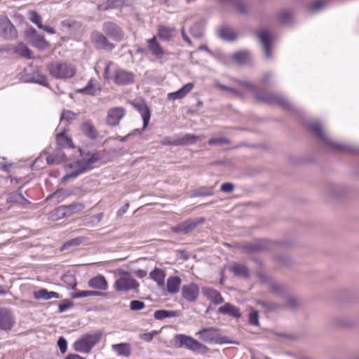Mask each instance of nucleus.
Returning <instances> with one entry per match:
<instances>
[{"label":"nucleus","mask_w":359,"mask_h":359,"mask_svg":"<svg viewBox=\"0 0 359 359\" xmlns=\"http://www.w3.org/2000/svg\"><path fill=\"white\" fill-rule=\"evenodd\" d=\"M308 128L311 133L324 143V144L332 151L348 152L350 150L349 147L345 144L334 142L329 138L327 133L324 130L320 123L318 121H311L308 123Z\"/></svg>","instance_id":"nucleus-1"},{"label":"nucleus","mask_w":359,"mask_h":359,"mask_svg":"<svg viewBox=\"0 0 359 359\" xmlns=\"http://www.w3.org/2000/svg\"><path fill=\"white\" fill-rule=\"evenodd\" d=\"M238 83L250 90L255 95L257 101L265 102L267 104H277L283 107H289L288 100L280 94L275 93H260L257 92V88L255 84L245 81H238Z\"/></svg>","instance_id":"nucleus-2"},{"label":"nucleus","mask_w":359,"mask_h":359,"mask_svg":"<svg viewBox=\"0 0 359 359\" xmlns=\"http://www.w3.org/2000/svg\"><path fill=\"white\" fill-rule=\"evenodd\" d=\"M102 332L100 330L81 335L73 344L74 349L80 353H89L101 340Z\"/></svg>","instance_id":"nucleus-3"},{"label":"nucleus","mask_w":359,"mask_h":359,"mask_svg":"<svg viewBox=\"0 0 359 359\" xmlns=\"http://www.w3.org/2000/svg\"><path fill=\"white\" fill-rule=\"evenodd\" d=\"M50 74L57 79H69L75 76L76 68L71 63L64 62H51L48 66Z\"/></svg>","instance_id":"nucleus-4"},{"label":"nucleus","mask_w":359,"mask_h":359,"mask_svg":"<svg viewBox=\"0 0 359 359\" xmlns=\"http://www.w3.org/2000/svg\"><path fill=\"white\" fill-rule=\"evenodd\" d=\"M175 340L179 348L184 347L193 352L201 353H205L208 351L206 346L190 336L178 334L175 335Z\"/></svg>","instance_id":"nucleus-5"},{"label":"nucleus","mask_w":359,"mask_h":359,"mask_svg":"<svg viewBox=\"0 0 359 359\" xmlns=\"http://www.w3.org/2000/svg\"><path fill=\"white\" fill-rule=\"evenodd\" d=\"M100 159V156L98 154H93L88 159H83L76 162V170L74 172L65 175L62 178V182H67L72 178H76L81 173L92 169L93 164Z\"/></svg>","instance_id":"nucleus-6"},{"label":"nucleus","mask_w":359,"mask_h":359,"mask_svg":"<svg viewBox=\"0 0 359 359\" xmlns=\"http://www.w3.org/2000/svg\"><path fill=\"white\" fill-rule=\"evenodd\" d=\"M140 283L134 279L129 272H123V276L116 280L114 288L118 292L137 290Z\"/></svg>","instance_id":"nucleus-7"},{"label":"nucleus","mask_w":359,"mask_h":359,"mask_svg":"<svg viewBox=\"0 0 359 359\" xmlns=\"http://www.w3.org/2000/svg\"><path fill=\"white\" fill-rule=\"evenodd\" d=\"M135 75L133 72L123 68H116L114 70L111 80L118 86H127L135 82Z\"/></svg>","instance_id":"nucleus-8"},{"label":"nucleus","mask_w":359,"mask_h":359,"mask_svg":"<svg viewBox=\"0 0 359 359\" xmlns=\"http://www.w3.org/2000/svg\"><path fill=\"white\" fill-rule=\"evenodd\" d=\"M25 34L32 46L39 50H46L50 46L44 36L39 34L33 27L27 29Z\"/></svg>","instance_id":"nucleus-9"},{"label":"nucleus","mask_w":359,"mask_h":359,"mask_svg":"<svg viewBox=\"0 0 359 359\" xmlns=\"http://www.w3.org/2000/svg\"><path fill=\"white\" fill-rule=\"evenodd\" d=\"M90 39L96 49L111 51L115 48V45L109 41L107 36L97 30L90 33Z\"/></svg>","instance_id":"nucleus-10"},{"label":"nucleus","mask_w":359,"mask_h":359,"mask_svg":"<svg viewBox=\"0 0 359 359\" xmlns=\"http://www.w3.org/2000/svg\"><path fill=\"white\" fill-rule=\"evenodd\" d=\"M205 219H188L175 226L171 228V231L175 233L188 234L194 231L198 225L203 223Z\"/></svg>","instance_id":"nucleus-11"},{"label":"nucleus","mask_w":359,"mask_h":359,"mask_svg":"<svg viewBox=\"0 0 359 359\" xmlns=\"http://www.w3.org/2000/svg\"><path fill=\"white\" fill-rule=\"evenodd\" d=\"M85 208V205L76 202L68 205H60L55 209V215L58 218L68 217L81 212Z\"/></svg>","instance_id":"nucleus-12"},{"label":"nucleus","mask_w":359,"mask_h":359,"mask_svg":"<svg viewBox=\"0 0 359 359\" xmlns=\"http://www.w3.org/2000/svg\"><path fill=\"white\" fill-rule=\"evenodd\" d=\"M126 114V110L122 107L110 108L107 111L106 117L107 125L110 127L117 126Z\"/></svg>","instance_id":"nucleus-13"},{"label":"nucleus","mask_w":359,"mask_h":359,"mask_svg":"<svg viewBox=\"0 0 359 359\" xmlns=\"http://www.w3.org/2000/svg\"><path fill=\"white\" fill-rule=\"evenodd\" d=\"M102 31L107 36L116 41H121L124 37L122 29L117 24L111 21L103 23Z\"/></svg>","instance_id":"nucleus-14"},{"label":"nucleus","mask_w":359,"mask_h":359,"mask_svg":"<svg viewBox=\"0 0 359 359\" xmlns=\"http://www.w3.org/2000/svg\"><path fill=\"white\" fill-rule=\"evenodd\" d=\"M0 36L6 39H15L17 36L15 26L6 16H0Z\"/></svg>","instance_id":"nucleus-15"},{"label":"nucleus","mask_w":359,"mask_h":359,"mask_svg":"<svg viewBox=\"0 0 359 359\" xmlns=\"http://www.w3.org/2000/svg\"><path fill=\"white\" fill-rule=\"evenodd\" d=\"M15 323V317L11 311L6 308H0V330H10Z\"/></svg>","instance_id":"nucleus-16"},{"label":"nucleus","mask_w":359,"mask_h":359,"mask_svg":"<svg viewBox=\"0 0 359 359\" xmlns=\"http://www.w3.org/2000/svg\"><path fill=\"white\" fill-rule=\"evenodd\" d=\"M182 296L187 302H196L199 296L198 286L194 283L184 285L182 287Z\"/></svg>","instance_id":"nucleus-17"},{"label":"nucleus","mask_w":359,"mask_h":359,"mask_svg":"<svg viewBox=\"0 0 359 359\" xmlns=\"http://www.w3.org/2000/svg\"><path fill=\"white\" fill-rule=\"evenodd\" d=\"M258 276L263 283L269 286L271 292L278 296H282L284 294L285 288L282 285L273 281L262 272L258 273Z\"/></svg>","instance_id":"nucleus-18"},{"label":"nucleus","mask_w":359,"mask_h":359,"mask_svg":"<svg viewBox=\"0 0 359 359\" xmlns=\"http://www.w3.org/2000/svg\"><path fill=\"white\" fill-rule=\"evenodd\" d=\"M272 243L269 241H257L254 243L243 245V249L248 253L260 252L271 248Z\"/></svg>","instance_id":"nucleus-19"},{"label":"nucleus","mask_w":359,"mask_h":359,"mask_svg":"<svg viewBox=\"0 0 359 359\" xmlns=\"http://www.w3.org/2000/svg\"><path fill=\"white\" fill-rule=\"evenodd\" d=\"M218 330L215 327L203 328L197 332L200 339L205 343H218V339L216 337V332Z\"/></svg>","instance_id":"nucleus-20"},{"label":"nucleus","mask_w":359,"mask_h":359,"mask_svg":"<svg viewBox=\"0 0 359 359\" xmlns=\"http://www.w3.org/2000/svg\"><path fill=\"white\" fill-rule=\"evenodd\" d=\"M257 37L263 46L265 57L270 59L271 57L270 50L271 42V34L268 31L263 29L258 32Z\"/></svg>","instance_id":"nucleus-21"},{"label":"nucleus","mask_w":359,"mask_h":359,"mask_svg":"<svg viewBox=\"0 0 359 359\" xmlns=\"http://www.w3.org/2000/svg\"><path fill=\"white\" fill-rule=\"evenodd\" d=\"M148 48L151 53L158 59H161L165 54L160 43L157 41L156 36H154L151 39L147 41Z\"/></svg>","instance_id":"nucleus-22"},{"label":"nucleus","mask_w":359,"mask_h":359,"mask_svg":"<svg viewBox=\"0 0 359 359\" xmlns=\"http://www.w3.org/2000/svg\"><path fill=\"white\" fill-rule=\"evenodd\" d=\"M175 28L164 25H159L157 29V34L160 39L164 41H169L174 36Z\"/></svg>","instance_id":"nucleus-23"},{"label":"nucleus","mask_w":359,"mask_h":359,"mask_svg":"<svg viewBox=\"0 0 359 359\" xmlns=\"http://www.w3.org/2000/svg\"><path fill=\"white\" fill-rule=\"evenodd\" d=\"M202 292L203 294L214 304H219L224 302V299L217 290L210 287H203Z\"/></svg>","instance_id":"nucleus-24"},{"label":"nucleus","mask_w":359,"mask_h":359,"mask_svg":"<svg viewBox=\"0 0 359 359\" xmlns=\"http://www.w3.org/2000/svg\"><path fill=\"white\" fill-rule=\"evenodd\" d=\"M26 81L39 83L46 87L49 85L46 76L39 71H35L30 74H27Z\"/></svg>","instance_id":"nucleus-25"},{"label":"nucleus","mask_w":359,"mask_h":359,"mask_svg":"<svg viewBox=\"0 0 359 359\" xmlns=\"http://www.w3.org/2000/svg\"><path fill=\"white\" fill-rule=\"evenodd\" d=\"M88 286L91 288L106 290L108 288V283L105 278L102 275L96 276L88 280Z\"/></svg>","instance_id":"nucleus-26"},{"label":"nucleus","mask_w":359,"mask_h":359,"mask_svg":"<svg viewBox=\"0 0 359 359\" xmlns=\"http://www.w3.org/2000/svg\"><path fill=\"white\" fill-rule=\"evenodd\" d=\"M6 203L8 204L14 205V204H28L29 201L26 199L22 194V187H19L18 191L15 193H11L7 199Z\"/></svg>","instance_id":"nucleus-27"},{"label":"nucleus","mask_w":359,"mask_h":359,"mask_svg":"<svg viewBox=\"0 0 359 359\" xmlns=\"http://www.w3.org/2000/svg\"><path fill=\"white\" fill-rule=\"evenodd\" d=\"M177 144L179 145H189L194 144L198 141L201 140V137L194 134H184V135H176Z\"/></svg>","instance_id":"nucleus-28"},{"label":"nucleus","mask_w":359,"mask_h":359,"mask_svg":"<svg viewBox=\"0 0 359 359\" xmlns=\"http://www.w3.org/2000/svg\"><path fill=\"white\" fill-rule=\"evenodd\" d=\"M229 271L233 273L235 276L243 278L250 277V271L248 268L243 264L234 263L229 268Z\"/></svg>","instance_id":"nucleus-29"},{"label":"nucleus","mask_w":359,"mask_h":359,"mask_svg":"<svg viewBox=\"0 0 359 359\" xmlns=\"http://www.w3.org/2000/svg\"><path fill=\"white\" fill-rule=\"evenodd\" d=\"M181 278L178 276H170L167 279L166 287L170 294H177L180 291L181 285Z\"/></svg>","instance_id":"nucleus-30"},{"label":"nucleus","mask_w":359,"mask_h":359,"mask_svg":"<svg viewBox=\"0 0 359 359\" xmlns=\"http://www.w3.org/2000/svg\"><path fill=\"white\" fill-rule=\"evenodd\" d=\"M218 312L236 318H238L241 316L239 309L229 303H226L220 306L218 309Z\"/></svg>","instance_id":"nucleus-31"},{"label":"nucleus","mask_w":359,"mask_h":359,"mask_svg":"<svg viewBox=\"0 0 359 359\" xmlns=\"http://www.w3.org/2000/svg\"><path fill=\"white\" fill-rule=\"evenodd\" d=\"M34 297L36 299H44L48 300L50 299H59L60 298V294L55 292H49L46 289H40L38 291L34 292Z\"/></svg>","instance_id":"nucleus-32"},{"label":"nucleus","mask_w":359,"mask_h":359,"mask_svg":"<svg viewBox=\"0 0 359 359\" xmlns=\"http://www.w3.org/2000/svg\"><path fill=\"white\" fill-rule=\"evenodd\" d=\"M149 276L158 286L163 287L164 285L165 273L163 269L156 267L150 272Z\"/></svg>","instance_id":"nucleus-33"},{"label":"nucleus","mask_w":359,"mask_h":359,"mask_svg":"<svg viewBox=\"0 0 359 359\" xmlns=\"http://www.w3.org/2000/svg\"><path fill=\"white\" fill-rule=\"evenodd\" d=\"M111 348L120 356L128 357L131 353L130 345L127 343L113 344Z\"/></svg>","instance_id":"nucleus-34"},{"label":"nucleus","mask_w":359,"mask_h":359,"mask_svg":"<svg viewBox=\"0 0 359 359\" xmlns=\"http://www.w3.org/2000/svg\"><path fill=\"white\" fill-rule=\"evenodd\" d=\"M137 109L141 114V116L143 120V128L142 130H144L148 126L150 118H151V111L149 107L146 104H138L137 106Z\"/></svg>","instance_id":"nucleus-35"},{"label":"nucleus","mask_w":359,"mask_h":359,"mask_svg":"<svg viewBox=\"0 0 359 359\" xmlns=\"http://www.w3.org/2000/svg\"><path fill=\"white\" fill-rule=\"evenodd\" d=\"M220 38L226 41H233L237 39L236 32L231 27L224 26L219 31Z\"/></svg>","instance_id":"nucleus-36"},{"label":"nucleus","mask_w":359,"mask_h":359,"mask_svg":"<svg viewBox=\"0 0 359 359\" xmlns=\"http://www.w3.org/2000/svg\"><path fill=\"white\" fill-rule=\"evenodd\" d=\"M15 53L26 59H32V51L23 43H19L14 48Z\"/></svg>","instance_id":"nucleus-37"},{"label":"nucleus","mask_w":359,"mask_h":359,"mask_svg":"<svg viewBox=\"0 0 359 359\" xmlns=\"http://www.w3.org/2000/svg\"><path fill=\"white\" fill-rule=\"evenodd\" d=\"M332 324L341 328H351L355 325V322L346 317H336L332 320Z\"/></svg>","instance_id":"nucleus-38"},{"label":"nucleus","mask_w":359,"mask_h":359,"mask_svg":"<svg viewBox=\"0 0 359 359\" xmlns=\"http://www.w3.org/2000/svg\"><path fill=\"white\" fill-rule=\"evenodd\" d=\"M343 189L340 185L335 184H329L325 189V194L331 198L340 196L342 193Z\"/></svg>","instance_id":"nucleus-39"},{"label":"nucleus","mask_w":359,"mask_h":359,"mask_svg":"<svg viewBox=\"0 0 359 359\" xmlns=\"http://www.w3.org/2000/svg\"><path fill=\"white\" fill-rule=\"evenodd\" d=\"M105 293L100 291L83 290L74 292L71 297L74 299L83 298L91 296H104Z\"/></svg>","instance_id":"nucleus-40"},{"label":"nucleus","mask_w":359,"mask_h":359,"mask_svg":"<svg viewBox=\"0 0 359 359\" xmlns=\"http://www.w3.org/2000/svg\"><path fill=\"white\" fill-rule=\"evenodd\" d=\"M82 132L90 139H95L97 136V132L95 127L89 122H84L81 125Z\"/></svg>","instance_id":"nucleus-41"},{"label":"nucleus","mask_w":359,"mask_h":359,"mask_svg":"<svg viewBox=\"0 0 359 359\" xmlns=\"http://www.w3.org/2000/svg\"><path fill=\"white\" fill-rule=\"evenodd\" d=\"M178 316V312L176 311L157 310L154 313V317L156 320H163L166 318H174Z\"/></svg>","instance_id":"nucleus-42"},{"label":"nucleus","mask_w":359,"mask_h":359,"mask_svg":"<svg viewBox=\"0 0 359 359\" xmlns=\"http://www.w3.org/2000/svg\"><path fill=\"white\" fill-rule=\"evenodd\" d=\"M204 24L202 21L196 22L189 29V32L194 38H201L203 35Z\"/></svg>","instance_id":"nucleus-43"},{"label":"nucleus","mask_w":359,"mask_h":359,"mask_svg":"<svg viewBox=\"0 0 359 359\" xmlns=\"http://www.w3.org/2000/svg\"><path fill=\"white\" fill-rule=\"evenodd\" d=\"M250 53L248 50H241L235 53L233 59L238 64L242 65L247 62L250 58Z\"/></svg>","instance_id":"nucleus-44"},{"label":"nucleus","mask_w":359,"mask_h":359,"mask_svg":"<svg viewBox=\"0 0 359 359\" xmlns=\"http://www.w3.org/2000/svg\"><path fill=\"white\" fill-rule=\"evenodd\" d=\"M56 141L59 147H69L73 148V144L72 140L64 133H61L57 135Z\"/></svg>","instance_id":"nucleus-45"},{"label":"nucleus","mask_w":359,"mask_h":359,"mask_svg":"<svg viewBox=\"0 0 359 359\" xmlns=\"http://www.w3.org/2000/svg\"><path fill=\"white\" fill-rule=\"evenodd\" d=\"M65 158V155L62 153L61 149H57L53 154L48 155L46 161L48 164L58 163Z\"/></svg>","instance_id":"nucleus-46"},{"label":"nucleus","mask_w":359,"mask_h":359,"mask_svg":"<svg viewBox=\"0 0 359 359\" xmlns=\"http://www.w3.org/2000/svg\"><path fill=\"white\" fill-rule=\"evenodd\" d=\"M257 304L264 308L266 311H277L282 309V306L272 302L262 300L257 301Z\"/></svg>","instance_id":"nucleus-47"},{"label":"nucleus","mask_w":359,"mask_h":359,"mask_svg":"<svg viewBox=\"0 0 359 359\" xmlns=\"http://www.w3.org/2000/svg\"><path fill=\"white\" fill-rule=\"evenodd\" d=\"M213 187H201L194 190L193 196L196 197L210 196L214 194Z\"/></svg>","instance_id":"nucleus-48"},{"label":"nucleus","mask_w":359,"mask_h":359,"mask_svg":"<svg viewBox=\"0 0 359 359\" xmlns=\"http://www.w3.org/2000/svg\"><path fill=\"white\" fill-rule=\"evenodd\" d=\"M94 80L90 79L86 87L76 90L77 93H85L90 95H96V90L94 88Z\"/></svg>","instance_id":"nucleus-49"},{"label":"nucleus","mask_w":359,"mask_h":359,"mask_svg":"<svg viewBox=\"0 0 359 359\" xmlns=\"http://www.w3.org/2000/svg\"><path fill=\"white\" fill-rule=\"evenodd\" d=\"M69 195H70V194L68 193L67 191H60V190H57V191L53 192V194H50L46 198V201H49L50 199L55 197V198H57V202L61 203Z\"/></svg>","instance_id":"nucleus-50"},{"label":"nucleus","mask_w":359,"mask_h":359,"mask_svg":"<svg viewBox=\"0 0 359 359\" xmlns=\"http://www.w3.org/2000/svg\"><path fill=\"white\" fill-rule=\"evenodd\" d=\"M29 20L34 23L39 29L42 27V18L35 11H30L28 13Z\"/></svg>","instance_id":"nucleus-51"},{"label":"nucleus","mask_w":359,"mask_h":359,"mask_svg":"<svg viewBox=\"0 0 359 359\" xmlns=\"http://www.w3.org/2000/svg\"><path fill=\"white\" fill-rule=\"evenodd\" d=\"M234 8L241 14H245L248 8L245 4L241 0H234L232 3Z\"/></svg>","instance_id":"nucleus-52"},{"label":"nucleus","mask_w":359,"mask_h":359,"mask_svg":"<svg viewBox=\"0 0 359 359\" xmlns=\"http://www.w3.org/2000/svg\"><path fill=\"white\" fill-rule=\"evenodd\" d=\"M234 8L241 14H245L248 8L245 4L241 0H234L232 3Z\"/></svg>","instance_id":"nucleus-53"},{"label":"nucleus","mask_w":359,"mask_h":359,"mask_svg":"<svg viewBox=\"0 0 359 359\" xmlns=\"http://www.w3.org/2000/svg\"><path fill=\"white\" fill-rule=\"evenodd\" d=\"M286 306L290 309H295L299 305V300L294 296H289L286 299Z\"/></svg>","instance_id":"nucleus-54"},{"label":"nucleus","mask_w":359,"mask_h":359,"mask_svg":"<svg viewBox=\"0 0 359 359\" xmlns=\"http://www.w3.org/2000/svg\"><path fill=\"white\" fill-rule=\"evenodd\" d=\"M327 2L326 0H318L313 2L311 6L310 10L313 12H316L323 9L327 5Z\"/></svg>","instance_id":"nucleus-55"},{"label":"nucleus","mask_w":359,"mask_h":359,"mask_svg":"<svg viewBox=\"0 0 359 359\" xmlns=\"http://www.w3.org/2000/svg\"><path fill=\"white\" fill-rule=\"evenodd\" d=\"M229 144H230V140L226 137L211 138L208 141V144L211 146Z\"/></svg>","instance_id":"nucleus-56"},{"label":"nucleus","mask_w":359,"mask_h":359,"mask_svg":"<svg viewBox=\"0 0 359 359\" xmlns=\"http://www.w3.org/2000/svg\"><path fill=\"white\" fill-rule=\"evenodd\" d=\"M144 307V303L140 300H133L130 303V309L132 311H140L143 309Z\"/></svg>","instance_id":"nucleus-57"},{"label":"nucleus","mask_w":359,"mask_h":359,"mask_svg":"<svg viewBox=\"0 0 359 359\" xmlns=\"http://www.w3.org/2000/svg\"><path fill=\"white\" fill-rule=\"evenodd\" d=\"M249 323L252 325H259V316L256 310H252L249 313Z\"/></svg>","instance_id":"nucleus-58"},{"label":"nucleus","mask_w":359,"mask_h":359,"mask_svg":"<svg viewBox=\"0 0 359 359\" xmlns=\"http://www.w3.org/2000/svg\"><path fill=\"white\" fill-rule=\"evenodd\" d=\"M160 142L162 145H164V146H166V145L177 146V144H176L177 143L176 135H175L172 137H164L161 140Z\"/></svg>","instance_id":"nucleus-59"},{"label":"nucleus","mask_w":359,"mask_h":359,"mask_svg":"<svg viewBox=\"0 0 359 359\" xmlns=\"http://www.w3.org/2000/svg\"><path fill=\"white\" fill-rule=\"evenodd\" d=\"M82 241H83L82 238H76L69 240L67 242H66L64 244L62 248L65 249V248H68L70 246H78L82 243Z\"/></svg>","instance_id":"nucleus-60"},{"label":"nucleus","mask_w":359,"mask_h":359,"mask_svg":"<svg viewBox=\"0 0 359 359\" xmlns=\"http://www.w3.org/2000/svg\"><path fill=\"white\" fill-rule=\"evenodd\" d=\"M76 114L72 111H64L61 115L60 121H70L75 118Z\"/></svg>","instance_id":"nucleus-61"},{"label":"nucleus","mask_w":359,"mask_h":359,"mask_svg":"<svg viewBox=\"0 0 359 359\" xmlns=\"http://www.w3.org/2000/svg\"><path fill=\"white\" fill-rule=\"evenodd\" d=\"M57 346L62 353H65L67 349V342L65 337H60L57 340Z\"/></svg>","instance_id":"nucleus-62"},{"label":"nucleus","mask_w":359,"mask_h":359,"mask_svg":"<svg viewBox=\"0 0 359 359\" xmlns=\"http://www.w3.org/2000/svg\"><path fill=\"white\" fill-rule=\"evenodd\" d=\"M220 190L224 193H231L234 190V185L231 182L223 183L220 187Z\"/></svg>","instance_id":"nucleus-63"},{"label":"nucleus","mask_w":359,"mask_h":359,"mask_svg":"<svg viewBox=\"0 0 359 359\" xmlns=\"http://www.w3.org/2000/svg\"><path fill=\"white\" fill-rule=\"evenodd\" d=\"M73 306V303L69 300H63L61 304L58 306L59 312L62 313L65 311L67 309L72 307Z\"/></svg>","instance_id":"nucleus-64"}]
</instances>
